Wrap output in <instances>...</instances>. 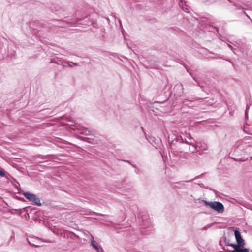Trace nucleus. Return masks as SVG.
Masks as SVG:
<instances>
[{"label":"nucleus","instance_id":"obj_3","mask_svg":"<svg viewBox=\"0 0 252 252\" xmlns=\"http://www.w3.org/2000/svg\"><path fill=\"white\" fill-rule=\"evenodd\" d=\"M24 195L27 199L32 202V204L39 206L41 205L39 198L36 195L29 192H27L24 193Z\"/></svg>","mask_w":252,"mask_h":252},{"label":"nucleus","instance_id":"obj_12","mask_svg":"<svg viewBox=\"0 0 252 252\" xmlns=\"http://www.w3.org/2000/svg\"><path fill=\"white\" fill-rule=\"evenodd\" d=\"M228 46L229 47V48H230L232 50H233V48L232 47V46L231 45L228 44Z\"/></svg>","mask_w":252,"mask_h":252},{"label":"nucleus","instance_id":"obj_2","mask_svg":"<svg viewBox=\"0 0 252 252\" xmlns=\"http://www.w3.org/2000/svg\"><path fill=\"white\" fill-rule=\"evenodd\" d=\"M203 202L205 205L209 206L212 209L216 211L219 213H222L224 211V208L223 204L217 201L208 202L206 200H203Z\"/></svg>","mask_w":252,"mask_h":252},{"label":"nucleus","instance_id":"obj_11","mask_svg":"<svg viewBox=\"0 0 252 252\" xmlns=\"http://www.w3.org/2000/svg\"><path fill=\"white\" fill-rule=\"evenodd\" d=\"M248 109H249V106H247V108H246V111H245V115H246V117L247 118V115H248Z\"/></svg>","mask_w":252,"mask_h":252},{"label":"nucleus","instance_id":"obj_9","mask_svg":"<svg viewBox=\"0 0 252 252\" xmlns=\"http://www.w3.org/2000/svg\"><path fill=\"white\" fill-rule=\"evenodd\" d=\"M80 133L83 134L89 135H90V132L87 129L84 128L82 130V131Z\"/></svg>","mask_w":252,"mask_h":252},{"label":"nucleus","instance_id":"obj_15","mask_svg":"<svg viewBox=\"0 0 252 252\" xmlns=\"http://www.w3.org/2000/svg\"><path fill=\"white\" fill-rule=\"evenodd\" d=\"M205 147H206V148H204V149H207V145H205Z\"/></svg>","mask_w":252,"mask_h":252},{"label":"nucleus","instance_id":"obj_1","mask_svg":"<svg viewBox=\"0 0 252 252\" xmlns=\"http://www.w3.org/2000/svg\"><path fill=\"white\" fill-rule=\"evenodd\" d=\"M184 143L192 146V149H190L191 152H194L197 150V146L194 142H189L186 140H184L181 136H177L175 139L170 142L169 148L171 152H181L183 150L182 145Z\"/></svg>","mask_w":252,"mask_h":252},{"label":"nucleus","instance_id":"obj_14","mask_svg":"<svg viewBox=\"0 0 252 252\" xmlns=\"http://www.w3.org/2000/svg\"><path fill=\"white\" fill-rule=\"evenodd\" d=\"M178 87H181L182 90L183 89V88H182V86H179Z\"/></svg>","mask_w":252,"mask_h":252},{"label":"nucleus","instance_id":"obj_6","mask_svg":"<svg viewBox=\"0 0 252 252\" xmlns=\"http://www.w3.org/2000/svg\"><path fill=\"white\" fill-rule=\"evenodd\" d=\"M57 63L64 67H72L73 66L77 65L78 64L77 63L65 61H60L59 62Z\"/></svg>","mask_w":252,"mask_h":252},{"label":"nucleus","instance_id":"obj_13","mask_svg":"<svg viewBox=\"0 0 252 252\" xmlns=\"http://www.w3.org/2000/svg\"><path fill=\"white\" fill-rule=\"evenodd\" d=\"M29 243H30V245H31L37 247H38V246L36 245H34V244H32V243H31V242H29Z\"/></svg>","mask_w":252,"mask_h":252},{"label":"nucleus","instance_id":"obj_7","mask_svg":"<svg viewBox=\"0 0 252 252\" xmlns=\"http://www.w3.org/2000/svg\"><path fill=\"white\" fill-rule=\"evenodd\" d=\"M0 176L5 177L6 179H9L10 174L6 172L3 168L0 167Z\"/></svg>","mask_w":252,"mask_h":252},{"label":"nucleus","instance_id":"obj_4","mask_svg":"<svg viewBox=\"0 0 252 252\" xmlns=\"http://www.w3.org/2000/svg\"><path fill=\"white\" fill-rule=\"evenodd\" d=\"M234 235L235 237V239L237 242V244L240 245V247L241 248H244V246L245 245L244 240L241 237V234L239 230H235L234 231Z\"/></svg>","mask_w":252,"mask_h":252},{"label":"nucleus","instance_id":"obj_8","mask_svg":"<svg viewBox=\"0 0 252 252\" xmlns=\"http://www.w3.org/2000/svg\"><path fill=\"white\" fill-rule=\"evenodd\" d=\"M91 243L92 246L97 251V252H101L100 250L98 248V246L95 244L94 240H92Z\"/></svg>","mask_w":252,"mask_h":252},{"label":"nucleus","instance_id":"obj_10","mask_svg":"<svg viewBox=\"0 0 252 252\" xmlns=\"http://www.w3.org/2000/svg\"><path fill=\"white\" fill-rule=\"evenodd\" d=\"M186 137L188 139H189L190 141V142H193V141H194V140L193 139V138L191 136L190 134H186Z\"/></svg>","mask_w":252,"mask_h":252},{"label":"nucleus","instance_id":"obj_5","mask_svg":"<svg viewBox=\"0 0 252 252\" xmlns=\"http://www.w3.org/2000/svg\"><path fill=\"white\" fill-rule=\"evenodd\" d=\"M228 245L234 248V250L231 251L230 252H250L249 249L247 248H241L240 247V245L237 244H228Z\"/></svg>","mask_w":252,"mask_h":252}]
</instances>
